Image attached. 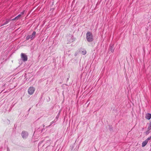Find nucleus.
Masks as SVG:
<instances>
[{"label": "nucleus", "mask_w": 151, "mask_h": 151, "mask_svg": "<svg viewBox=\"0 0 151 151\" xmlns=\"http://www.w3.org/2000/svg\"><path fill=\"white\" fill-rule=\"evenodd\" d=\"M86 38L87 41L89 42H92L93 40L92 35L90 32H88L86 33Z\"/></svg>", "instance_id": "1"}, {"label": "nucleus", "mask_w": 151, "mask_h": 151, "mask_svg": "<svg viewBox=\"0 0 151 151\" xmlns=\"http://www.w3.org/2000/svg\"><path fill=\"white\" fill-rule=\"evenodd\" d=\"M36 32L34 31L33 32L32 35H28L26 37V40H28L29 39L33 40L35 36Z\"/></svg>", "instance_id": "2"}, {"label": "nucleus", "mask_w": 151, "mask_h": 151, "mask_svg": "<svg viewBox=\"0 0 151 151\" xmlns=\"http://www.w3.org/2000/svg\"><path fill=\"white\" fill-rule=\"evenodd\" d=\"M21 58L23 61H25L27 60V57L25 54L23 53H21Z\"/></svg>", "instance_id": "3"}, {"label": "nucleus", "mask_w": 151, "mask_h": 151, "mask_svg": "<svg viewBox=\"0 0 151 151\" xmlns=\"http://www.w3.org/2000/svg\"><path fill=\"white\" fill-rule=\"evenodd\" d=\"M35 89L33 87H30L28 89V93L30 95L32 94L34 92Z\"/></svg>", "instance_id": "4"}, {"label": "nucleus", "mask_w": 151, "mask_h": 151, "mask_svg": "<svg viewBox=\"0 0 151 151\" xmlns=\"http://www.w3.org/2000/svg\"><path fill=\"white\" fill-rule=\"evenodd\" d=\"M25 13V11H24L20 13V14H19L16 17L13 19H18L19 18H22L24 16Z\"/></svg>", "instance_id": "5"}, {"label": "nucleus", "mask_w": 151, "mask_h": 151, "mask_svg": "<svg viewBox=\"0 0 151 151\" xmlns=\"http://www.w3.org/2000/svg\"><path fill=\"white\" fill-rule=\"evenodd\" d=\"M148 141L146 139L143 141L142 143V146L143 147H145L147 144Z\"/></svg>", "instance_id": "6"}, {"label": "nucleus", "mask_w": 151, "mask_h": 151, "mask_svg": "<svg viewBox=\"0 0 151 151\" xmlns=\"http://www.w3.org/2000/svg\"><path fill=\"white\" fill-rule=\"evenodd\" d=\"M145 118L148 120L150 119L151 118V114L149 113L146 114Z\"/></svg>", "instance_id": "7"}, {"label": "nucleus", "mask_w": 151, "mask_h": 151, "mask_svg": "<svg viewBox=\"0 0 151 151\" xmlns=\"http://www.w3.org/2000/svg\"><path fill=\"white\" fill-rule=\"evenodd\" d=\"M151 129V123H150L148 127V130L149 131Z\"/></svg>", "instance_id": "8"}, {"label": "nucleus", "mask_w": 151, "mask_h": 151, "mask_svg": "<svg viewBox=\"0 0 151 151\" xmlns=\"http://www.w3.org/2000/svg\"><path fill=\"white\" fill-rule=\"evenodd\" d=\"M25 133L24 132H22V135L23 138L25 137Z\"/></svg>", "instance_id": "9"}, {"label": "nucleus", "mask_w": 151, "mask_h": 151, "mask_svg": "<svg viewBox=\"0 0 151 151\" xmlns=\"http://www.w3.org/2000/svg\"><path fill=\"white\" fill-rule=\"evenodd\" d=\"M110 50L111 52H113L114 50V49L112 47H110Z\"/></svg>", "instance_id": "10"}, {"label": "nucleus", "mask_w": 151, "mask_h": 151, "mask_svg": "<svg viewBox=\"0 0 151 151\" xmlns=\"http://www.w3.org/2000/svg\"><path fill=\"white\" fill-rule=\"evenodd\" d=\"M9 22V21H8V20H6L5 22L3 24V25H5V24H6L8 22Z\"/></svg>", "instance_id": "11"}, {"label": "nucleus", "mask_w": 151, "mask_h": 151, "mask_svg": "<svg viewBox=\"0 0 151 151\" xmlns=\"http://www.w3.org/2000/svg\"><path fill=\"white\" fill-rule=\"evenodd\" d=\"M83 53V55H85L86 53V50H85L84 51H83L82 52Z\"/></svg>", "instance_id": "12"}, {"label": "nucleus", "mask_w": 151, "mask_h": 151, "mask_svg": "<svg viewBox=\"0 0 151 151\" xmlns=\"http://www.w3.org/2000/svg\"><path fill=\"white\" fill-rule=\"evenodd\" d=\"M151 139V136L149 137H148L147 139L148 141L149 140H150Z\"/></svg>", "instance_id": "13"}]
</instances>
